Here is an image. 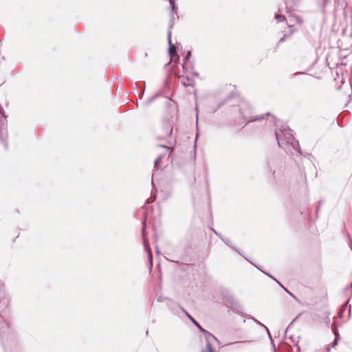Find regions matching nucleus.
Here are the masks:
<instances>
[{
	"label": "nucleus",
	"mask_w": 352,
	"mask_h": 352,
	"mask_svg": "<svg viewBox=\"0 0 352 352\" xmlns=\"http://www.w3.org/2000/svg\"><path fill=\"white\" fill-rule=\"evenodd\" d=\"M275 18L278 22H281L285 20V16L280 14H276Z\"/></svg>",
	"instance_id": "nucleus-5"
},
{
	"label": "nucleus",
	"mask_w": 352,
	"mask_h": 352,
	"mask_svg": "<svg viewBox=\"0 0 352 352\" xmlns=\"http://www.w3.org/2000/svg\"><path fill=\"white\" fill-rule=\"evenodd\" d=\"M171 32L170 30L168 31V43L170 44V42H171Z\"/></svg>",
	"instance_id": "nucleus-12"
},
{
	"label": "nucleus",
	"mask_w": 352,
	"mask_h": 352,
	"mask_svg": "<svg viewBox=\"0 0 352 352\" xmlns=\"http://www.w3.org/2000/svg\"><path fill=\"white\" fill-rule=\"evenodd\" d=\"M144 245H145V246H146V243H145V242H144ZM146 251L148 252L149 259H150V261H151L152 258H151V250H150L147 247H146Z\"/></svg>",
	"instance_id": "nucleus-11"
},
{
	"label": "nucleus",
	"mask_w": 352,
	"mask_h": 352,
	"mask_svg": "<svg viewBox=\"0 0 352 352\" xmlns=\"http://www.w3.org/2000/svg\"><path fill=\"white\" fill-rule=\"evenodd\" d=\"M263 327H265V329H267V327H265V324H263Z\"/></svg>",
	"instance_id": "nucleus-21"
},
{
	"label": "nucleus",
	"mask_w": 352,
	"mask_h": 352,
	"mask_svg": "<svg viewBox=\"0 0 352 352\" xmlns=\"http://www.w3.org/2000/svg\"><path fill=\"white\" fill-rule=\"evenodd\" d=\"M168 1L170 4L172 10H174L175 9V0H168Z\"/></svg>",
	"instance_id": "nucleus-9"
},
{
	"label": "nucleus",
	"mask_w": 352,
	"mask_h": 352,
	"mask_svg": "<svg viewBox=\"0 0 352 352\" xmlns=\"http://www.w3.org/2000/svg\"><path fill=\"white\" fill-rule=\"evenodd\" d=\"M179 79L182 84L185 87L192 86L193 85V80L188 76H180Z\"/></svg>",
	"instance_id": "nucleus-2"
},
{
	"label": "nucleus",
	"mask_w": 352,
	"mask_h": 352,
	"mask_svg": "<svg viewBox=\"0 0 352 352\" xmlns=\"http://www.w3.org/2000/svg\"><path fill=\"white\" fill-rule=\"evenodd\" d=\"M201 331L205 335V338L206 339L207 344L208 343H210L211 344V340H217V339L213 335H212L210 333H209L208 331H207L204 329H201Z\"/></svg>",
	"instance_id": "nucleus-3"
},
{
	"label": "nucleus",
	"mask_w": 352,
	"mask_h": 352,
	"mask_svg": "<svg viewBox=\"0 0 352 352\" xmlns=\"http://www.w3.org/2000/svg\"><path fill=\"white\" fill-rule=\"evenodd\" d=\"M160 146L164 147V148H167L168 151H170V148L169 147H167V146H162V145H161Z\"/></svg>",
	"instance_id": "nucleus-15"
},
{
	"label": "nucleus",
	"mask_w": 352,
	"mask_h": 352,
	"mask_svg": "<svg viewBox=\"0 0 352 352\" xmlns=\"http://www.w3.org/2000/svg\"><path fill=\"white\" fill-rule=\"evenodd\" d=\"M262 119V118H256L253 120V121H256V120H261Z\"/></svg>",
	"instance_id": "nucleus-14"
},
{
	"label": "nucleus",
	"mask_w": 352,
	"mask_h": 352,
	"mask_svg": "<svg viewBox=\"0 0 352 352\" xmlns=\"http://www.w3.org/2000/svg\"><path fill=\"white\" fill-rule=\"evenodd\" d=\"M160 160H161V156H160L159 157H157L155 161V166H157L158 163L160 162Z\"/></svg>",
	"instance_id": "nucleus-13"
},
{
	"label": "nucleus",
	"mask_w": 352,
	"mask_h": 352,
	"mask_svg": "<svg viewBox=\"0 0 352 352\" xmlns=\"http://www.w3.org/2000/svg\"><path fill=\"white\" fill-rule=\"evenodd\" d=\"M186 315L188 317L192 320V318H193L192 316H190L188 314L186 313Z\"/></svg>",
	"instance_id": "nucleus-16"
},
{
	"label": "nucleus",
	"mask_w": 352,
	"mask_h": 352,
	"mask_svg": "<svg viewBox=\"0 0 352 352\" xmlns=\"http://www.w3.org/2000/svg\"><path fill=\"white\" fill-rule=\"evenodd\" d=\"M276 135L279 146H283L284 144H292L294 137L289 129L285 128L283 130L276 131Z\"/></svg>",
	"instance_id": "nucleus-1"
},
{
	"label": "nucleus",
	"mask_w": 352,
	"mask_h": 352,
	"mask_svg": "<svg viewBox=\"0 0 352 352\" xmlns=\"http://www.w3.org/2000/svg\"><path fill=\"white\" fill-rule=\"evenodd\" d=\"M196 117H197V120H198V115L197 114L196 115Z\"/></svg>",
	"instance_id": "nucleus-22"
},
{
	"label": "nucleus",
	"mask_w": 352,
	"mask_h": 352,
	"mask_svg": "<svg viewBox=\"0 0 352 352\" xmlns=\"http://www.w3.org/2000/svg\"><path fill=\"white\" fill-rule=\"evenodd\" d=\"M202 352H214V351L212 348V344H210V343L206 344V349L203 350Z\"/></svg>",
	"instance_id": "nucleus-4"
},
{
	"label": "nucleus",
	"mask_w": 352,
	"mask_h": 352,
	"mask_svg": "<svg viewBox=\"0 0 352 352\" xmlns=\"http://www.w3.org/2000/svg\"><path fill=\"white\" fill-rule=\"evenodd\" d=\"M280 286L284 289L285 292H287L290 296H292L296 300H298V298L292 293H290L285 287H283L282 285Z\"/></svg>",
	"instance_id": "nucleus-7"
},
{
	"label": "nucleus",
	"mask_w": 352,
	"mask_h": 352,
	"mask_svg": "<svg viewBox=\"0 0 352 352\" xmlns=\"http://www.w3.org/2000/svg\"><path fill=\"white\" fill-rule=\"evenodd\" d=\"M0 113L3 114V112L1 111V109H0Z\"/></svg>",
	"instance_id": "nucleus-17"
},
{
	"label": "nucleus",
	"mask_w": 352,
	"mask_h": 352,
	"mask_svg": "<svg viewBox=\"0 0 352 352\" xmlns=\"http://www.w3.org/2000/svg\"><path fill=\"white\" fill-rule=\"evenodd\" d=\"M192 321L201 331V329L204 328L194 318H192Z\"/></svg>",
	"instance_id": "nucleus-8"
},
{
	"label": "nucleus",
	"mask_w": 352,
	"mask_h": 352,
	"mask_svg": "<svg viewBox=\"0 0 352 352\" xmlns=\"http://www.w3.org/2000/svg\"><path fill=\"white\" fill-rule=\"evenodd\" d=\"M276 282H277L280 285H281L279 282H278V280H276Z\"/></svg>",
	"instance_id": "nucleus-18"
},
{
	"label": "nucleus",
	"mask_w": 352,
	"mask_h": 352,
	"mask_svg": "<svg viewBox=\"0 0 352 352\" xmlns=\"http://www.w3.org/2000/svg\"><path fill=\"white\" fill-rule=\"evenodd\" d=\"M263 327H265V329H267V327H265V324H263Z\"/></svg>",
	"instance_id": "nucleus-19"
},
{
	"label": "nucleus",
	"mask_w": 352,
	"mask_h": 352,
	"mask_svg": "<svg viewBox=\"0 0 352 352\" xmlns=\"http://www.w3.org/2000/svg\"><path fill=\"white\" fill-rule=\"evenodd\" d=\"M263 327H265V329H267V327H265V324H263Z\"/></svg>",
	"instance_id": "nucleus-20"
},
{
	"label": "nucleus",
	"mask_w": 352,
	"mask_h": 352,
	"mask_svg": "<svg viewBox=\"0 0 352 352\" xmlns=\"http://www.w3.org/2000/svg\"><path fill=\"white\" fill-rule=\"evenodd\" d=\"M190 56H191V52L190 51H188L186 54V62L185 63V65H186V66L188 65L187 60L190 58Z\"/></svg>",
	"instance_id": "nucleus-10"
},
{
	"label": "nucleus",
	"mask_w": 352,
	"mask_h": 352,
	"mask_svg": "<svg viewBox=\"0 0 352 352\" xmlns=\"http://www.w3.org/2000/svg\"><path fill=\"white\" fill-rule=\"evenodd\" d=\"M169 53H170V56H173L176 53V49L174 46L170 47Z\"/></svg>",
	"instance_id": "nucleus-6"
}]
</instances>
